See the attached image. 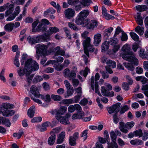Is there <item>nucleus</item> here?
Here are the masks:
<instances>
[{"label":"nucleus","instance_id":"nucleus-8","mask_svg":"<svg viewBox=\"0 0 148 148\" xmlns=\"http://www.w3.org/2000/svg\"><path fill=\"white\" fill-rule=\"evenodd\" d=\"M63 73L64 77L69 78L70 80L75 78L76 76L75 71H70L69 69L68 68L64 70Z\"/></svg>","mask_w":148,"mask_h":148},{"label":"nucleus","instance_id":"nucleus-5","mask_svg":"<svg viewBox=\"0 0 148 148\" xmlns=\"http://www.w3.org/2000/svg\"><path fill=\"white\" fill-rule=\"evenodd\" d=\"M25 63V68H28L27 71L30 73L33 70H37L39 68L38 64L36 61L32 60L31 59L27 60Z\"/></svg>","mask_w":148,"mask_h":148},{"label":"nucleus","instance_id":"nucleus-14","mask_svg":"<svg viewBox=\"0 0 148 148\" xmlns=\"http://www.w3.org/2000/svg\"><path fill=\"white\" fill-rule=\"evenodd\" d=\"M102 13L103 17L107 20L114 19V16L107 13L106 9L105 8H102Z\"/></svg>","mask_w":148,"mask_h":148},{"label":"nucleus","instance_id":"nucleus-11","mask_svg":"<svg viewBox=\"0 0 148 148\" xmlns=\"http://www.w3.org/2000/svg\"><path fill=\"white\" fill-rule=\"evenodd\" d=\"M30 92L31 93L34 95V96L37 97H40L41 96V97L42 98L43 96L39 94L38 89L34 85L32 86L30 88Z\"/></svg>","mask_w":148,"mask_h":148},{"label":"nucleus","instance_id":"nucleus-56","mask_svg":"<svg viewBox=\"0 0 148 148\" xmlns=\"http://www.w3.org/2000/svg\"><path fill=\"white\" fill-rule=\"evenodd\" d=\"M5 110H8L9 109L13 108L14 106L9 103H4L2 104Z\"/></svg>","mask_w":148,"mask_h":148},{"label":"nucleus","instance_id":"nucleus-58","mask_svg":"<svg viewBox=\"0 0 148 148\" xmlns=\"http://www.w3.org/2000/svg\"><path fill=\"white\" fill-rule=\"evenodd\" d=\"M129 108L127 105L123 106L121 108V110L120 111V113L121 114L124 113L125 112L128 110Z\"/></svg>","mask_w":148,"mask_h":148},{"label":"nucleus","instance_id":"nucleus-50","mask_svg":"<svg viewBox=\"0 0 148 148\" xmlns=\"http://www.w3.org/2000/svg\"><path fill=\"white\" fill-rule=\"evenodd\" d=\"M50 34L48 32L47 33H45L44 36H41L40 38H42L43 40L46 41L49 40L50 37Z\"/></svg>","mask_w":148,"mask_h":148},{"label":"nucleus","instance_id":"nucleus-31","mask_svg":"<svg viewBox=\"0 0 148 148\" xmlns=\"http://www.w3.org/2000/svg\"><path fill=\"white\" fill-rule=\"evenodd\" d=\"M14 27V23H9L5 26L4 29L7 31L11 32L13 30Z\"/></svg>","mask_w":148,"mask_h":148},{"label":"nucleus","instance_id":"nucleus-54","mask_svg":"<svg viewBox=\"0 0 148 148\" xmlns=\"http://www.w3.org/2000/svg\"><path fill=\"white\" fill-rule=\"evenodd\" d=\"M100 73L102 75V76L103 78L106 79L109 77V75L107 72L103 71H100Z\"/></svg>","mask_w":148,"mask_h":148},{"label":"nucleus","instance_id":"nucleus-38","mask_svg":"<svg viewBox=\"0 0 148 148\" xmlns=\"http://www.w3.org/2000/svg\"><path fill=\"white\" fill-rule=\"evenodd\" d=\"M80 3L84 6L88 7L92 2L91 0H81Z\"/></svg>","mask_w":148,"mask_h":148},{"label":"nucleus","instance_id":"nucleus-29","mask_svg":"<svg viewBox=\"0 0 148 148\" xmlns=\"http://www.w3.org/2000/svg\"><path fill=\"white\" fill-rule=\"evenodd\" d=\"M136 80L140 81L143 84H145L147 82L148 79L145 77L142 76H138L136 77Z\"/></svg>","mask_w":148,"mask_h":148},{"label":"nucleus","instance_id":"nucleus-60","mask_svg":"<svg viewBox=\"0 0 148 148\" xmlns=\"http://www.w3.org/2000/svg\"><path fill=\"white\" fill-rule=\"evenodd\" d=\"M39 21L38 20H37L35 21L32 24V31L33 32H36V29H35V28L39 23Z\"/></svg>","mask_w":148,"mask_h":148},{"label":"nucleus","instance_id":"nucleus-40","mask_svg":"<svg viewBox=\"0 0 148 148\" xmlns=\"http://www.w3.org/2000/svg\"><path fill=\"white\" fill-rule=\"evenodd\" d=\"M115 37L114 36L113 38H111L108 41L109 45L113 46L117 44L118 40L117 38H115Z\"/></svg>","mask_w":148,"mask_h":148},{"label":"nucleus","instance_id":"nucleus-13","mask_svg":"<svg viewBox=\"0 0 148 148\" xmlns=\"http://www.w3.org/2000/svg\"><path fill=\"white\" fill-rule=\"evenodd\" d=\"M6 5L7 6L6 8L7 10L5 12V16L7 17L12 13L14 10V5L10 4L9 3H6Z\"/></svg>","mask_w":148,"mask_h":148},{"label":"nucleus","instance_id":"nucleus-20","mask_svg":"<svg viewBox=\"0 0 148 148\" xmlns=\"http://www.w3.org/2000/svg\"><path fill=\"white\" fill-rule=\"evenodd\" d=\"M55 49V55L63 56L65 55V52L63 50H60V47L58 46L56 47Z\"/></svg>","mask_w":148,"mask_h":148},{"label":"nucleus","instance_id":"nucleus-35","mask_svg":"<svg viewBox=\"0 0 148 148\" xmlns=\"http://www.w3.org/2000/svg\"><path fill=\"white\" fill-rule=\"evenodd\" d=\"M135 31L138 33L140 35H142L143 34L144 32V28L142 27H140L138 26L135 29Z\"/></svg>","mask_w":148,"mask_h":148},{"label":"nucleus","instance_id":"nucleus-62","mask_svg":"<svg viewBox=\"0 0 148 148\" xmlns=\"http://www.w3.org/2000/svg\"><path fill=\"white\" fill-rule=\"evenodd\" d=\"M98 82H95V93H97L100 96H101L102 95L101 94L100 92L99 91V85H98Z\"/></svg>","mask_w":148,"mask_h":148},{"label":"nucleus","instance_id":"nucleus-34","mask_svg":"<svg viewBox=\"0 0 148 148\" xmlns=\"http://www.w3.org/2000/svg\"><path fill=\"white\" fill-rule=\"evenodd\" d=\"M84 112H82L79 114H74L72 117L73 119H80L84 116Z\"/></svg>","mask_w":148,"mask_h":148},{"label":"nucleus","instance_id":"nucleus-59","mask_svg":"<svg viewBox=\"0 0 148 148\" xmlns=\"http://www.w3.org/2000/svg\"><path fill=\"white\" fill-rule=\"evenodd\" d=\"M68 25L69 26L71 29L75 30H78L77 27L74 23L72 22H69L68 23Z\"/></svg>","mask_w":148,"mask_h":148},{"label":"nucleus","instance_id":"nucleus-6","mask_svg":"<svg viewBox=\"0 0 148 148\" xmlns=\"http://www.w3.org/2000/svg\"><path fill=\"white\" fill-rule=\"evenodd\" d=\"M121 103H118L113 105L110 107L108 108L107 110L108 111L109 114L113 113L118 114L119 111V108L120 106Z\"/></svg>","mask_w":148,"mask_h":148},{"label":"nucleus","instance_id":"nucleus-52","mask_svg":"<svg viewBox=\"0 0 148 148\" xmlns=\"http://www.w3.org/2000/svg\"><path fill=\"white\" fill-rule=\"evenodd\" d=\"M2 123L7 127H10L11 125V123L10 121L5 118L3 119Z\"/></svg>","mask_w":148,"mask_h":148},{"label":"nucleus","instance_id":"nucleus-1","mask_svg":"<svg viewBox=\"0 0 148 148\" xmlns=\"http://www.w3.org/2000/svg\"><path fill=\"white\" fill-rule=\"evenodd\" d=\"M121 50L123 51L120 54L121 56L124 60L131 62L135 65L138 64V60L135 57L134 54L131 51L130 45L126 44L122 47Z\"/></svg>","mask_w":148,"mask_h":148},{"label":"nucleus","instance_id":"nucleus-12","mask_svg":"<svg viewBox=\"0 0 148 148\" xmlns=\"http://www.w3.org/2000/svg\"><path fill=\"white\" fill-rule=\"evenodd\" d=\"M56 118L62 124L68 125H69L70 124V122L69 120L65 117L60 115H57L56 116Z\"/></svg>","mask_w":148,"mask_h":148},{"label":"nucleus","instance_id":"nucleus-19","mask_svg":"<svg viewBox=\"0 0 148 148\" xmlns=\"http://www.w3.org/2000/svg\"><path fill=\"white\" fill-rule=\"evenodd\" d=\"M28 68H25V66L23 70H22L21 68H20L19 70L18 71V73L19 76H23L25 74L26 75L28 74H30V73L28 72Z\"/></svg>","mask_w":148,"mask_h":148},{"label":"nucleus","instance_id":"nucleus-18","mask_svg":"<svg viewBox=\"0 0 148 148\" xmlns=\"http://www.w3.org/2000/svg\"><path fill=\"white\" fill-rule=\"evenodd\" d=\"M51 136L49 138L48 142V144L50 145H53L55 142L56 140V134L53 132H50Z\"/></svg>","mask_w":148,"mask_h":148},{"label":"nucleus","instance_id":"nucleus-3","mask_svg":"<svg viewBox=\"0 0 148 148\" xmlns=\"http://www.w3.org/2000/svg\"><path fill=\"white\" fill-rule=\"evenodd\" d=\"M90 38L87 37L85 40L83 41V45L84 47V51L86 55L89 56V51L92 52L94 51L95 48L93 45L90 44Z\"/></svg>","mask_w":148,"mask_h":148},{"label":"nucleus","instance_id":"nucleus-25","mask_svg":"<svg viewBox=\"0 0 148 148\" xmlns=\"http://www.w3.org/2000/svg\"><path fill=\"white\" fill-rule=\"evenodd\" d=\"M47 25L41 23L37 27L36 32L45 31L47 29Z\"/></svg>","mask_w":148,"mask_h":148},{"label":"nucleus","instance_id":"nucleus-37","mask_svg":"<svg viewBox=\"0 0 148 148\" xmlns=\"http://www.w3.org/2000/svg\"><path fill=\"white\" fill-rule=\"evenodd\" d=\"M67 109V108L65 106H61L57 110V114L63 115L66 111Z\"/></svg>","mask_w":148,"mask_h":148},{"label":"nucleus","instance_id":"nucleus-2","mask_svg":"<svg viewBox=\"0 0 148 148\" xmlns=\"http://www.w3.org/2000/svg\"><path fill=\"white\" fill-rule=\"evenodd\" d=\"M90 12L88 10H84L80 12L76 18L75 23L80 25L84 24V19L89 15Z\"/></svg>","mask_w":148,"mask_h":148},{"label":"nucleus","instance_id":"nucleus-43","mask_svg":"<svg viewBox=\"0 0 148 148\" xmlns=\"http://www.w3.org/2000/svg\"><path fill=\"white\" fill-rule=\"evenodd\" d=\"M130 34L131 37L134 40L136 41H139V37L135 33L133 32H131L130 33Z\"/></svg>","mask_w":148,"mask_h":148},{"label":"nucleus","instance_id":"nucleus-33","mask_svg":"<svg viewBox=\"0 0 148 148\" xmlns=\"http://www.w3.org/2000/svg\"><path fill=\"white\" fill-rule=\"evenodd\" d=\"M106 64L107 65L106 66H108L109 67H110L112 68L116 67V62L114 61H112L110 60H108L107 61Z\"/></svg>","mask_w":148,"mask_h":148},{"label":"nucleus","instance_id":"nucleus-45","mask_svg":"<svg viewBox=\"0 0 148 148\" xmlns=\"http://www.w3.org/2000/svg\"><path fill=\"white\" fill-rule=\"evenodd\" d=\"M19 55V52H17L16 53L14 61V64L17 67L19 66V63L18 60V58Z\"/></svg>","mask_w":148,"mask_h":148},{"label":"nucleus","instance_id":"nucleus-57","mask_svg":"<svg viewBox=\"0 0 148 148\" xmlns=\"http://www.w3.org/2000/svg\"><path fill=\"white\" fill-rule=\"evenodd\" d=\"M73 92L74 90L72 87L67 88V96L69 97L72 95Z\"/></svg>","mask_w":148,"mask_h":148},{"label":"nucleus","instance_id":"nucleus-28","mask_svg":"<svg viewBox=\"0 0 148 148\" xmlns=\"http://www.w3.org/2000/svg\"><path fill=\"white\" fill-rule=\"evenodd\" d=\"M51 125V123L48 121L43 123L42 125V127L40 129V131L42 132L46 131L47 130V127Z\"/></svg>","mask_w":148,"mask_h":148},{"label":"nucleus","instance_id":"nucleus-17","mask_svg":"<svg viewBox=\"0 0 148 148\" xmlns=\"http://www.w3.org/2000/svg\"><path fill=\"white\" fill-rule=\"evenodd\" d=\"M128 127L126 125V123H125L123 122H120L119 123V129L121 131L125 133H127L128 132V130L125 128L127 129Z\"/></svg>","mask_w":148,"mask_h":148},{"label":"nucleus","instance_id":"nucleus-41","mask_svg":"<svg viewBox=\"0 0 148 148\" xmlns=\"http://www.w3.org/2000/svg\"><path fill=\"white\" fill-rule=\"evenodd\" d=\"M49 31L48 32L51 35L53 33H55L59 31L58 29L55 27H50L49 29Z\"/></svg>","mask_w":148,"mask_h":148},{"label":"nucleus","instance_id":"nucleus-26","mask_svg":"<svg viewBox=\"0 0 148 148\" xmlns=\"http://www.w3.org/2000/svg\"><path fill=\"white\" fill-rule=\"evenodd\" d=\"M139 56L143 59L148 60V54L146 52H145L144 49H141L139 51Z\"/></svg>","mask_w":148,"mask_h":148},{"label":"nucleus","instance_id":"nucleus-55","mask_svg":"<svg viewBox=\"0 0 148 148\" xmlns=\"http://www.w3.org/2000/svg\"><path fill=\"white\" fill-rule=\"evenodd\" d=\"M42 120V118L41 117L38 116L34 117L31 120V121L32 123H35L39 122Z\"/></svg>","mask_w":148,"mask_h":148},{"label":"nucleus","instance_id":"nucleus-10","mask_svg":"<svg viewBox=\"0 0 148 148\" xmlns=\"http://www.w3.org/2000/svg\"><path fill=\"white\" fill-rule=\"evenodd\" d=\"M101 91L103 95L105 96L112 97L114 95L113 91L109 92L104 86H102L101 88Z\"/></svg>","mask_w":148,"mask_h":148},{"label":"nucleus","instance_id":"nucleus-39","mask_svg":"<svg viewBox=\"0 0 148 148\" xmlns=\"http://www.w3.org/2000/svg\"><path fill=\"white\" fill-rule=\"evenodd\" d=\"M124 66L129 70L133 71L134 69V67L132 64L129 63H123Z\"/></svg>","mask_w":148,"mask_h":148},{"label":"nucleus","instance_id":"nucleus-16","mask_svg":"<svg viewBox=\"0 0 148 148\" xmlns=\"http://www.w3.org/2000/svg\"><path fill=\"white\" fill-rule=\"evenodd\" d=\"M94 44L96 45H97L100 42L101 39V35L100 34H97L94 36Z\"/></svg>","mask_w":148,"mask_h":148},{"label":"nucleus","instance_id":"nucleus-15","mask_svg":"<svg viewBox=\"0 0 148 148\" xmlns=\"http://www.w3.org/2000/svg\"><path fill=\"white\" fill-rule=\"evenodd\" d=\"M41 36H38L36 37H32L30 36L27 37V40L31 44L33 45L38 42L37 39H39V38H40Z\"/></svg>","mask_w":148,"mask_h":148},{"label":"nucleus","instance_id":"nucleus-51","mask_svg":"<svg viewBox=\"0 0 148 148\" xmlns=\"http://www.w3.org/2000/svg\"><path fill=\"white\" fill-rule=\"evenodd\" d=\"M88 130H85L83 131L81 134L80 136L82 138L84 141L87 138Z\"/></svg>","mask_w":148,"mask_h":148},{"label":"nucleus","instance_id":"nucleus-27","mask_svg":"<svg viewBox=\"0 0 148 148\" xmlns=\"http://www.w3.org/2000/svg\"><path fill=\"white\" fill-rule=\"evenodd\" d=\"M14 112H15L13 110H5L2 114L4 116H9L13 115Z\"/></svg>","mask_w":148,"mask_h":148},{"label":"nucleus","instance_id":"nucleus-63","mask_svg":"<svg viewBox=\"0 0 148 148\" xmlns=\"http://www.w3.org/2000/svg\"><path fill=\"white\" fill-rule=\"evenodd\" d=\"M113 46L112 51L114 53H115L118 51L120 47V45L118 44L114 45Z\"/></svg>","mask_w":148,"mask_h":148},{"label":"nucleus","instance_id":"nucleus-61","mask_svg":"<svg viewBox=\"0 0 148 148\" xmlns=\"http://www.w3.org/2000/svg\"><path fill=\"white\" fill-rule=\"evenodd\" d=\"M63 29L66 34V36L68 37L69 39H71V36L69 30L66 27H64Z\"/></svg>","mask_w":148,"mask_h":148},{"label":"nucleus","instance_id":"nucleus-42","mask_svg":"<svg viewBox=\"0 0 148 148\" xmlns=\"http://www.w3.org/2000/svg\"><path fill=\"white\" fill-rule=\"evenodd\" d=\"M118 145L116 142H108V148H118Z\"/></svg>","mask_w":148,"mask_h":148},{"label":"nucleus","instance_id":"nucleus-53","mask_svg":"<svg viewBox=\"0 0 148 148\" xmlns=\"http://www.w3.org/2000/svg\"><path fill=\"white\" fill-rule=\"evenodd\" d=\"M134 134L135 136H138L139 137H142L143 134L142 131L140 129L135 131L134 132Z\"/></svg>","mask_w":148,"mask_h":148},{"label":"nucleus","instance_id":"nucleus-7","mask_svg":"<svg viewBox=\"0 0 148 148\" xmlns=\"http://www.w3.org/2000/svg\"><path fill=\"white\" fill-rule=\"evenodd\" d=\"M99 23L97 20L94 18L89 21L86 25V27L88 29L93 30L94 28L97 27Z\"/></svg>","mask_w":148,"mask_h":148},{"label":"nucleus","instance_id":"nucleus-4","mask_svg":"<svg viewBox=\"0 0 148 148\" xmlns=\"http://www.w3.org/2000/svg\"><path fill=\"white\" fill-rule=\"evenodd\" d=\"M50 44V43H49L47 46L42 44H39L37 45L35 47L36 49V53L38 54L37 55V58L38 60L39 59V55L40 54L44 56L47 55L48 47L49 45Z\"/></svg>","mask_w":148,"mask_h":148},{"label":"nucleus","instance_id":"nucleus-49","mask_svg":"<svg viewBox=\"0 0 148 148\" xmlns=\"http://www.w3.org/2000/svg\"><path fill=\"white\" fill-rule=\"evenodd\" d=\"M56 12V10L52 8H50L45 11L44 13L45 16H46L48 13L54 14Z\"/></svg>","mask_w":148,"mask_h":148},{"label":"nucleus","instance_id":"nucleus-23","mask_svg":"<svg viewBox=\"0 0 148 148\" xmlns=\"http://www.w3.org/2000/svg\"><path fill=\"white\" fill-rule=\"evenodd\" d=\"M141 14L140 13L138 12L137 13L136 18L135 17L136 19V22L137 23L140 25H143V20L142 17L141 16Z\"/></svg>","mask_w":148,"mask_h":148},{"label":"nucleus","instance_id":"nucleus-24","mask_svg":"<svg viewBox=\"0 0 148 148\" xmlns=\"http://www.w3.org/2000/svg\"><path fill=\"white\" fill-rule=\"evenodd\" d=\"M113 30V28L112 27H110L105 30L103 35L104 37L106 38L107 39L108 38Z\"/></svg>","mask_w":148,"mask_h":148},{"label":"nucleus","instance_id":"nucleus-44","mask_svg":"<svg viewBox=\"0 0 148 148\" xmlns=\"http://www.w3.org/2000/svg\"><path fill=\"white\" fill-rule=\"evenodd\" d=\"M51 97V99L56 101H59L62 99V98L61 96L59 95H52Z\"/></svg>","mask_w":148,"mask_h":148},{"label":"nucleus","instance_id":"nucleus-36","mask_svg":"<svg viewBox=\"0 0 148 148\" xmlns=\"http://www.w3.org/2000/svg\"><path fill=\"white\" fill-rule=\"evenodd\" d=\"M109 44L108 41H106L102 43L101 45V51L102 52H103L107 50L109 48Z\"/></svg>","mask_w":148,"mask_h":148},{"label":"nucleus","instance_id":"nucleus-47","mask_svg":"<svg viewBox=\"0 0 148 148\" xmlns=\"http://www.w3.org/2000/svg\"><path fill=\"white\" fill-rule=\"evenodd\" d=\"M67 3L71 5H75L79 2V0H67Z\"/></svg>","mask_w":148,"mask_h":148},{"label":"nucleus","instance_id":"nucleus-30","mask_svg":"<svg viewBox=\"0 0 148 148\" xmlns=\"http://www.w3.org/2000/svg\"><path fill=\"white\" fill-rule=\"evenodd\" d=\"M136 8L137 10L140 12L146 11L147 9V7L145 5H139L136 6Z\"/></svg>","mask_w":148,"mask_h":148},{"label":"nucleus","instance_id":"nucleus-64","mask_svg":"<svg viewBox=\"0 0 148 148\" xmlns=\"http://www.w3.org/2000/svg\"><path fill=\"white\" fill-rule=\"evenodd\" d=\"M127 39L128 37L127 34L123 32L122 34L121 40L122 41H125L127 40Z\"/></svg>","mask_w":148,"mask_h":148},{"label":"nucleus","instance_id":"nucleus-48","mask_svg":"<svg viewBox=\"0 0 148 148\" xmlns=\"http://www.w3.org/2000/svg\"><path fill=\"white\" fill-rule=\"evenodd\" d=\"M111 138L112 142H116L117 136L116 134L113 131H112L110 133Z\"/></svg>","mask_w":148,"mask_h":148},{"label":"nucleus","instance_id":"nucleus-32","mask_svg":"<svg viewBox=\"0 0 148 148\" xmlns=\"http://www.w3.org/2000/svg\"><path fill=\"white\" fill-rule=\"evenodd\" d=\"M130 143L132 145H138L143 144V142L139 139L132 140L130 141Z\"/></svg>","mask_w":148,"mask_h":148},{"label":"nucleus","instance_id":"nucleus-9","mask_svg":"<svg viewBox=\"0 0 148 148\" xmlns=\"http://www.w3.org/2000/svg\"><path fill=\"white\" fill-rule=\"evenodd\" d=\"M75 14V10L72 8H68L64 11L65 15L66 18L68 19L73 18Z\"/></svg>","mask_w":148,"mask_h":148},{"label":"nucleus","instance_id":"nucleus-22","mask_svg":"<svg viewBox=\"0 0 148 148\" xmlns=\"http://www.w3.org/2000/svg\"><path fill=\"white\" fill-rule=\"evenodd\" d=\"M35 108L34 106H33L31 107L27 111L28 116L30 118H32L35 113Z\"/></svg>","mask_w":148,"mask_h":148},{"label":"nucleus","instance_id":"nucleus-46","mask_svg":"<svg viewBox=\"0 0 148 148\" xmlns=\"http://www.w3.org/2000/svg\"><path fill=\"white\" fill-rule=\"evenodd\" d=\"M75 139H74L72 136H71L69 137V144L72 146H74L76 145V143Z\"/></svg>","mask_w":148,"mask_h":148},{"label":"nucleus","instance_id":"nucleus-21","mask_svg":"<svg viewBox=\"0 0 148 148\" xmlns=\"http://www.w3.org/2000/svg\"><path fill=\"white\" fill-rule=\"evenodd\" d=\"M65 132H62L59 135V136L57 141V144H60L62 143L65 137Z\"/></svg>","mask_w":148,"mask_h":148}]
</instances>
